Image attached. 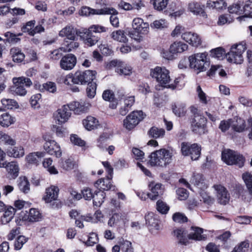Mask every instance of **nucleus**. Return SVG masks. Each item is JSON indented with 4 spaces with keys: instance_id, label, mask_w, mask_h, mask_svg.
<instances>
[{
    "instance_id": "nucleus-1",
    "label": "nucleus",
    "mask_w": 252,
    "mask_h": 252,
    "mask_svg": "<svg viewBox=\"0 0 252 252\" xmlns=\"http://www.w3.org/2000/svg\"><path fill=\"white\" fill-rule=\"evenodd\" d=\"M149 158V163L151 166L165 167L171 162L172 154L166 149H161L152 152Z\"/></svg>"
},
{
    "instance_id": "nucleus-2",
    "label": "nucleus",
    "mask_w": 252,
    "mask_h": 252,
    "mask_svg": "<svg viewBox=\"0 0 252 252\" xmlns=\"http://www.w3.org/2000/svg\"><path fill=\"white\" fill-rule=\"evenodd\" d=\"M190 111L193 115L191 122L192 131L199 135L204 134L206 130L207 119L202 115L200 111L195 107L191 106Z\"/></svg>"
},
{
    "instance_id": "nucleus-3",
    "label": "nucleus",
    "mask_w": 252,
    "mask_h": 252,
    "mask_svg": "<svg viewBox=\"0 0 252 252\" xmlns=\"http://www.w3.org/2000/svg\"><path fill=\"white\" fill-rule=\"evenodd\" d=\"M106 30L107 28L99 25H93L88 29H83V33H81L84 37V43L90 47L94 45L98 41L99 38L94 35L93 33L104 32Z\"/></svg>"
},
{
    "instance_id": "nucleus-4",
    "label": "nucleus",
    "mask_w": 252,
    "mask_h": 252,
    "mask_svg": "<svg viewBox=\"0 0 252 252\" xmlns=\"http://www.w3.org/2000/svg\"><path fill=\"white\" fill-rule=\"evenodd\" d=\"M206 53H196L189 57V66L196 71L197 73L205 71L210 65V62L207 60Z\"/></svg>"
},
{
    "instance_id": "nucleus-5",
    "label": "nucleus",
    "mask_w": 252,
    "mask_h": 252,
    "mask_svg": "<svg viewBox=\"0 0 252 252\" xmlns=\"http://www.w3.org/2000/svg\"><path fill=\"white\" fill-rule=\"evenodd\" d=\"M246 48V44L244 42L232 45L230 51L225 55L227 61L229 63L241 64L243 61V53Z\"/></svg>"
},
{
    "instance_id": "nucleus-6",
    "label": "nucleus",
    "mask_w": 252,
    "mask_h": 252,
    "mask_svg": "<svg viewBox=\"0 0 252 252\" xmlns=\"http://www.w3.org/2000/svg\"><path fill=\"white\" fill-rule=\"evenodd\" d=\"M221 159L228 165H236L239 167H243L245 162V158L242 155L231 150L223 151Z\"/></svg>"
},
{
    "instance_id": "nucleus-7",
    "label": "nucleus",
    "mask_w": 252,
    "mask_h": 252,
    "mask_svg": "<svg viewBox=\"0 0 252 252\" xmlns=\"http://www.w3.org/2000/svg\"><path fill=\"white\" fill-rule=\"evenodd\" d=\"M96 74L95 70L77 71L73 75L72 83L82 85L89 84L95 78Z\"/></svg>"
},
{
    "instance_id": "nucleus-8",
    "label": "nucleus",
    "mask_w": 252,
    "mask_h": 252,
    "mask_svg": "<svg viewBox=\"0 0 252 252\" xmlns=\"http://www.w3.org/2000/svg\"><path fill=\"white\" fill-rule=\"evenodd\" d=\"M201 147L196 143L190 144L183 142L181 144V152L185 156H189L192 160L198 159L201 154Z\"/></svg>"
},
{
    "instance_id": "nucleus-9",
    "label": "nucleus",
    "mask_w": 252,
    "mask_h": 252,
    "mask_svg": "<svg viewBox=\"0 0 252 252\" xmlns=\"http://www.w3.org/2000/svg\"><path fill=\"white\" fill-rule=\"evenodd\" d=\"M150 74L161 85L168 84L171 80L169 71L164 67L157 66L151 70Z\"/></svg>"
},
{
    "instance_id": "nucleus-10",
    "label": "nucleus",
    "mask_w": 252,
    "mask_h": 252,
    "mask_svg": "<svg viewBox=\"0 0 252 252\" xmlns=\"http://www.w3.org/2000/svg\"><path fill=\"white\" fill-rule=\"evenodd\" d=\"M14 86L13 87V91L15 94L24 96L27 94V91L25 87H30L32 85V82L30 78L25 77H20L13 79Z\"/></svg>"
},
{
    "instance_id": "nucleus-11",
    "label": "nucleus",
    "mask_w": 252,
    "mask_h": 252,
    "mask_svg": "<svg viewBox=\"0 0 252 252\" xmlns=\"http://www.w3.org/2000/svg\"><path fill=\"white\" fill-rule=\"evenodd\" d=\"M83 29L77 30L72 26H66L60 31L59 35L60 37H64V39L74 40L77 39V36H79L80 39L84 41V37L83 34Z\"/></svg>"
},
{
    "instance_id": "nucleus-12",
    "label": "nucleus",
    "mask_w": 252,
    "mask_h": 252,
    "mask_svg": "<svg viewBox=\"0 0 252 252\" xmlns=\"http://www.w3.org/2000/svg\"><path fill=\"white\" fill-rule=\"evenodd\" d=\"M110 67H116L115 71L120 75L129 76L132 73V68L129 65L118 60H113L109 63Z\"/></svg>"
},
{
    "instance_id": "nucleus-13",
    "label": "nucleus",
    "mask_w": 252,
    "mask_h": 252,
    "mask_svg": "<svg viewBox=\"0 0 252 252\" xmlns=\"http://www.w3.org/2000/svg\"><path fill=\"white\" fill-rule=\"evenodd\" d=\"M115 9L113 8L105 7L100 9H94L89 7L83 6L79 11V14L82 16H88L92 15H104L115 12Z\"/></svg>"
},
{
    "instance_id": "nucleus-14",
    "label": "nucleus",
    "mask_w": 252,
    "mask_h": 252,
    "mask_svg": "<svg viewBox=\"0 0 252 252\" xmlns=\"http://www.w3.org/2000/svg\"><path fill=\"white\" fill-rule=\"evenodd\" d=\"M77 59L72 54H68L63 56L60 61V66L64 70H71L76 64Z\"/></svg>"
},
{
    "instance_id": "nucleus-15",
    "label": "nucleus",
    "mask_w": 252,
    "mask_h": 252,
    "mask_svg": "<svg viewBox=\"0 0 252 252\" xmlns=\"http://www.w3.org/2000/svg\"><path fill=\"white\" fill-rule=\"evenodd\" d=\"M214 188L217 191L218 202L222 205H225L228 203L230 196L226 189L220 185H214Z\"/></svg>"
},
{
    "instance_id": "nucleus-16",
    "label": "nucleus",
    "mask_w": 252,
    "mask_h": 252,
    "mask_svg": "<svg viewBox=\"0 0 252 252\" xmlns=\"http://www.w3.org/2000/svg\"><path fill=\"white\" fill-rule=\"evenodd\" d=\"M44 149L49 155L55 156L57 158L62 156L59 145L54 140L46 141L44 144Z\"/></svg>"
},
{
    "instance_id": "nucleus-17",
    "label": "nucleus",
    "mask_w": 252,
    "mask_h": 252,
    "mask_svg": "<svg viewBox=\"0 0 252 252\" xmlns=\"http://www.w3.org/2000/svg\"><path fill=\"white\" fill-rule=\"evenodd\" d=\"M59 188L57 187L52 186L46 189V195L43 197L44 200L46 203H51L53 201V203L52 204L54 207L55 203H57V199L58 197Z\"/></svg>"
},
{
    "instance_id": "nucleus-18",
    "label": "nucleus",
    "mask_w": 252,
    "mask_h": 252,
    "mask_svg": "<svg viewBox=\"0 0 252 252\" xmlns=\"http://www.w3.org/2000/svg\"><path fill=\"white\" fill-rule=\"evenodd\" d=\"M71 113L67 109L66 105H63L61 108L59 109L56 113H54L55 120L58 124H62L66 122L70 117Z\"/></svg>"
},
{
    "instance_id": "nucleus-19",
    "label": "nucleus",
    "mask_w": 252,
    "mask_h": 252,
    "mask_svg": "<svg viewBox=\"0 0 252 252\" xmlns=\"http://www.w3.org/2000/svg\"><path fill=\"white\" fill-rule=\"evenodd\" d=\"M41 219V214L39 211L35 208H31L30 210L28 216L27 217H22L20 216L19 217V221L18 220H16V223L17 224L22 225L20 223L21 221H26L28 220L30 222H35L40 220Z\"/></svg>"
},
{
    "instance_id": "nucleus-20",
    "label": "nucleus",
    "mask_w": 252,
    "mask_h": 252,
    "mask_svg": "<svg viewBox=\"0 0 252 252\" xmlns=\"http://www.w3.org/2000/svg\"><path fill=\"white\" fill-rule=\"evenodd\" d=\"M149 187L151 188V192L148 193V197L152 200L157 199L163 194L164 189L161 184L151 183Z\"/></svg>"
},
{
    "instance_id": "nucleus-21",
    "label": "nucleus",
    "mask_w": 252,
    "mask_h": 252,
    "mask_svg": "<svg viewBox=\"0 0 252 252\" xmlns=\"http://www.w3.org/2000/svg\"><path fill=\"white\" fill-rule=\"evenodd\" d=\"M182 39L193 46L197 47L201 43L199 36L196 33L185 32L182 35Z\"/></svg>"
},
{
    "instance_id": "nucleus-22",
    "label": "nucleus",
    "mask_w": 252,
    "mask_h": 252,
    "mask_svg": "<svg viewBox=\"0 0 252 252\" xmlns=\"http://www.w3.org/2000/svg\"><path fill=\"white\" fill-rule=\"evenodd\" d=\"M204 5L201 3L193 1L189 3L188 9L194 15H199L202 17L207 18V14L204 11Z\"/></svg>"
},
{
    "instance_id": "nucleus-23",
    "label": "nucleus",
    "mask_w": 252,
    "mask_h": 252,
    "mask_svg": "<svg viewBox=\"0 0 252 252\" xmlns=\"http://www.w3.org/2000/svg\"><path fill=\"white\" fill-rule=\"evenodd\" d=\"M112 178L107 176L106 179L101 178L97 180L94 184V186L98 189L99 190H108L109 189H115V187L113 186L111 184V179Z\"/></svg>"
},
{
    "instance_id": "nucleus-24",
    "label": "nucleus",
    "mask_w": 252,
    "mask_h": 252,
    "mask_svg": "<svg viewBox=\"0 0 252 252\" xmlns=\"http://www.w3.org/2000/svg\"><path fill=\"white\" fill-rule=\"evenodd\" d=\"M16 211V209L13 207L8 206L3 211V214L0 218L1 224L5 225L10 222L15 214Z\"/></svg>"
},
{
    "instance_id": "nucleus-25",
    "label": "nucleus",
    "mask_w": 252,
    "mask_h": 252,
    "mask_svg": "<svg viewBox=\"0 0 252 252\" xmlns=\"http://www.w3.org/2000/svg\"><path fill=\"white\" fill-rule=\"evenodd\" d=\"M44 155L45 154L41 152L32 153L26 157V159L28 163L37 165Z\"/></svg>"
},
{
    "instance_id": "nucleus-26",
    "label": "nucleus",
    "mask_w": 252,
    "mask_h": 252,
    "mask_svg": "<svg viewBox=\"0 0 252 252\" xmlns=\"http://www.w3.org/2000/svg\"><path fill=\"white\" fill-rule=\"evenodd\" d=\"M66 106L67 107V109L69 111H74L77 114L85 112L87 111V107L83 103L77 101H73L68 105H66Z\"/></svg>"
},
{
    "instance_id": "nucleus-27",
    "label": "nucleus",
    "mask_w": 252,
    "mask_h": 252,
    "mask_svg": "<svg viewBox=\"0 0 252 252\" xmlns=\"http://www.w3.org/2000/svg\"><path fill=\"white\" fill-rule=\"evenodd\" d=\"M77 39L74 40L64 39L63 43L62 49L63 52H70L79 47V43Z\"/></svg>"
},
{
    "instance_id": "nucleus-28",
    "label": "nucleus",
    "mask_w": 252,
    "mask_h": 252,
    "mask_svg": "<svg viewBox=\"0 0 252 252\" xmlns=\"http://www.w3.org/2000/svg\"><path fill=\"white\" fill-rule=\"evenodd\" d=\"M149 24L144 23L143 20L139 18H135L133 20L132 27L138 32H144L147 31Z\"/></svg>"
},
{
    "instance_id": "nucleus-29",
    "label": "nucleus",
    "mask_w": 252,
    "mask_h": 252,
    "mask_svg": "<svg viewBox=\"0 0 252 252\" xmlns=\"http://www.w3.org/2000/svg\"><path fill=\"white\" fill-rule=\"evenodd\" d=\"M6 171L12 179H15L19 174V168L18 165L15 162L12 161L6 163L5 166Z\"/></svg>"
},
{
    "instance_id": "nucleus-30",
    "label": "nucleus",
    "mask_w": 252,
    "mask_h": 252,
    "mask_svg": "<svg viewBox=\"0 0 252 252\" xmlns=\"http://www.w3.org/2000/svg\"><path fill=\"white\" fill-rule=\"evenodd\" d=\"M84 127L89 130L96 128L99 126L98 121L94 117L88 116L83 121Z\"/></svg>"
},
{
    "instance_id": "nucleus-31",
    "label": "nucleus",
    "mask_w": 252,
    "mask_h": 252,
    "mask_svg": "<svg viewBox=\"0 0 252 252\" xmlns=\"http://www.w3.org/2000/svg\"><path fill=\"white\" fill-rule=\"evenodd\" d=\"M188 45L182 42H175L171 45L170 47V52L172 54L181 53L187 50Z\"/></svg>"
},
{
    "instance_id": "nucleus-32",
    "label": "nucleus",
    "mask_w": 252,
    "mask_h": 252,
    "mask_svg": "<svg viewBox=\"0 0 252 252\" xmlns=\"http://www.w3.org/2000/svg\"><path fill=\"white\" fill-rule=\"evenodd\" d=\"M173 233L174 236L178 239L179 243L186 245L188 242V235L184 229H176L174 230Z\"/></svg>"
},
{
    "instance_id": "nucleus-33",
    "label": "nucleus",
    "mask_w": 252,
    "mask_h": 252,
    "mask_svg": "<svg viewBox=\"0 0 252 252\" xmlns=\"http://www.w3.org/2000/svg\"><path fill=\"white\" fill-rule=\"evenodd\" d=\"M191 229L193 232L188 235L189 239L199 241L204 240L206 238V237L202 234L203 229L197 227H191Z\"/></svg>"
},
{
    "instance_id": "nucleus-34",
    "label": "nucleus",
    "mask_w": 252,
    "mask_h": 252,
    "mask_svg": "<svg viewBox=\"0 0 252 252\" xmlns=\"http://www.w3.org/2000/svg\"><path fill=\"white\" fill-rule=\"evenodd\" d=\"M14 122V118L8 113H3L0 116V125L2 127H8Z\"/></svg>"
},
{
    "instance_id": "nucleus-35",
    "label": "nucleus",
    "mask_w": 252,
    "mask_h": 252,
    "mask_svg": "<svg viewBox=\"0 0 252 252\" xmlns=\"http://www.w3.org/2000/svg\"><path fill=\"white\" fill-rule=\"evenodd\" d=\"M190 182L198 188L202 189L206 187L202 174L194 173Z\"/></svg>"
},
{
    "instance_id": "nucleus-36",
    "label": "nucleus",
    "mask_w": 252,
    "mask_h": 252,
    "mask_svg": "<svg viewBox=\"0 0 252 252\" xmlns=\"http://www.w3.org/2000/svg\"><path fill=\"white\" fill-rule=\"evenodd\" d=\"M18 186L19 189L25 193L30 191V183L26 177H21L19 178Z\"/></svg>"
},
{
    "instance_id": "nucleus-37",
    "label": "nucleus",
    "mask_w": 252,
    "mask_h": 252,
    "mask_svg": "<svg viewBox=\"0 0 252 252\" xmlns=\"http://www.w3.org/2000/svg\"><path fill=\"white\" fill-rule=\"evenodd\" d=\"M243 15L237 18L239 20H241L245 17H252V1L249 0L246 2L242 9Z\"/></svg>"
},
{
    "instance_id": "nucleus-38",
    "label": "nucleus",
    "mask_w": 252,
    "mask_h": 252,
    "mask_svg": "<svg viewBox=\"0 0 252 252\" xmlns=\"http://www.w3.org/2000/svg\"><path fill=\"white\" fill-rule=\"evenodd\" d=\"M105 193L102 191H95L93 195V204L96 207H100L104 202Z\"/></svg>"
},
{
    "instance_id": "nucleus-39",
    "label": "nucleus",
    "mask_w": 252,
    "mask_h": 252,
    "mask_svg": "<svg viewBox=\"0 0 252 252\" xmlns=\"http://www.w3.org/2000/svg\"><path fill=\"white\" fill-rule=\"evenodd\" d=\"M10 54L12 55L13 61L14 62L21 63L22 62L25 56L21 50L19 48H13L10 50Z\"/></svg>"
},
{
    "instance_id": "nucleus-40",
    "label": "nucleus",
    "mask_w": 252,
    "mask_h": 252,
    "mask_svg": "<svg viewBox=\"0 0 252 252\" xmlns=\"http://www.w3.org/2000/svg\"><path fill=\"white\" fill-rule=\"evenodd\" d=\"M111 37L114 40L120 42L126 43L128 40L126 33L122 30L113 32L111 33Z\"/></svg>"
},
{
    "instance_id": "nucleus-41",
    "label": "nucleus",
    "mask_w": 252,
    "mask_h": 252,
    "mask_svg": "<svg viewBox=\"0 0 252 252\" xmlns=\"http://www.w3.org/2000/svg\"><path fill=\"white\" fill-rule=\"evenodd\" d=\"M0 143L7 146H14L16 141L8 134L0 132Z\"/></svg>"
},
{
    "instance_id": "nucleus-42",
    "label": "nucleus",
    "mask_w": 252,
    "mask_h": 252,
    "mask_svg": "<svg viewBox=\"0 0 252 252\" xmlns=\"http://www.w3.org/2000/svg\"><path fill=\"white\" fill-rule=\"evenodd\" d=\"M6 152L9 156L14 158L22 157L24 155V150L22 147H14L11 149H8Z\"/></svg>"
},
{
    "instance_id": "nucleus-43",
    "label": "nucleus",
    "mask_w": 252,
    "mask_h": 252,
    "mask_svg": "<svg viewBox=\"0 0 252 252\" xmlns=\"http://www.w3.org/2000/svg\"><path fill=\"white\" fill-rule=\"evenodd\" d=\"M226 3L223 0H219L216 1L208 0L206 3V6L209 8H216L217 9H222L226 7Z\"/></svg>"
},
{
    "instance_id": "nucleus-44",
    "label": "nucleus",
    "mask_w": 252,
    "mask_h": 252,
    "mask_svg": "<svg viewBox=\"0 0 252 252\" xmlns=\"http://www.w3.org/2000/svg\"><path fill=\"white\" fill-rule=\"evenodd\" d=\"M148 134L151 137L158 138L163 136L165 134V130L163 128H158L154 126L149 130Z\"/></svg>"
},
{
    "instance_id": "nucleus-45",
    "label": "nucleus",
    "mask_w": 252,
    "mask_h": 252,
    "mask_svg": "<svg viewBox=\"0 0 252 252\" xmlns=\"http://www.w3.org/2000/svg\"><path fill=\"white\" fill-rule=\"evenodd\" d=\"M145 220L146 224L154 227L156 229L159 228L158 220L154 217L153 214L150 213L145 216Z\"/></svg>"
},
{
    "instance_id": "nucleus-46",
    "label": "nucleus",
    "mask_w": 252,
    "mask_h": 252,
    "mask_svg": "<svg viewBox=\"0 0 252 252\" xmlns=\"http://www.w3.org/2000/svg\"><path fill=\"white\" fill-rule=\"evenodd\" d=\"M1 102L3 106L7 109L17 108L18 107V103L12 99L3 98L1 100Z\"/></svg>"
},
{
    "instance_id": "nucleus-47",
    "label": "nucleus",
    "mask_w": 252,
    "mask_h": 252,
    "mask_svg": "<svg viewBox=\"0 0 252 252\" xmlns=\"http://www.w3.org/2000/svg\"><path fill=\"white\" fill-rule=\"evenodd\" d=\"M242 178L249 193L252 195V175L249 172H246L242 175Z\"/></svg>"
},
{
    "instance_id": "nucleus-48",
    "label": "nucleus",
    "mask_w": 252,
    "mask_h": 252,
    "mask_svg": "<svg viewBox=\"0 0 252 252\" xmlns=\"http://www.w3.org/2000/svg\"><path fill=\"white\" fill-rule=\"evenodd\" d=\"M151 2L155 9L161 11L166 7L168 0H152Z\"/></svg>"
},
{
    "instance_id": "nucleus-49",
    "label": "nucleus",
    "mask_w": 252,
    "mask_h": 252,
    "mask_svg": "<svg viewBox=\"0 0 252 252\" xmlns=\"http://www.w3.org/2000/svg\"><path fill=\"white\" fill-rule=\"evenodd\" d=\"M52 161H53L51 158H45L42 162L43 166L45 168H48V171L51 174H56L58 172L54 166H51Z\"/></svg>"
},
{
    "instance_id": "nucleus-50",
    "label": "nucleus",
    "mask_w": 252,
    "mask_h": 252,
    "mask_svg": "<svg viewBox=\"0 0 252 252\" xmlns=\"http://www.w3.org/2000/svg\"><path fill=\"white\" fill-rule=\"evenodd\" d=\"M156 206L157 210L162 214L167 213L169 210V207L161 200H158Z\"/></svg>"
},
{
    "instance_id": "nucleus-51",
    "label": "nucleus",
    "mask_w": 252,
    "mask_h": 252,
    "mask_svg": "<svg viewBox=\"0 0 252 252\" xmlns=\"http://www.w3.org/2000/svg\"><path fill=\"white\" fill-rule=\"evenodd\" d=\"M211 54L213 57L219 60H222L227 53L221 47L217 48L211 50Z\"/></svg>"
},
{
    "instance_id": "nucleus-52",
    "label": "nucleus",
    "mask_w": 252,
    "mask_h": 252,
    "mask_svg": "<svg viewBox=\"0 0 252 252\" xmlns=\"http://www.w3.org/2000/svg\"><path fill=\"white\" fill-rule=\"evenodd\" d=\"M96 84L94 82H91L88 84L86 89L87 96L90 98H93L96 94Z\"/></svg>"
},
{
    "instance_id": "nucleus-53",
    "label": "nucleus",
    "mask_w": 252,
    "mask_h": 252,
    "mask_svg": "<svg viewBox=\"0 0 252 252\" xmlns=\"http://www.w3.org/2000/svg\"><path fill=\"white\" fill-rule=\"evenodd\" d=\"M236 124H233L232 126L233 129L237 132H242L245 128V122L243 119L241 118L237 119Z\"/></svg>"
},
{
    "instance_id": "nucleus-54",
    "label": "nucleus",
    "mask_w": 252,
    "mask_h": 252,
    "mask_svg": "<svg viewBox=\"0 0 252 252\" xmlns=\"http://www.w3.org/2000/svg\"><path fill=\"white\" fill-rule=\"evenodd\" d=\"M121 251L122 252H134L132 243L127 240L121 241Z\"/></svg>"
},
{
    "instance_id": "nucleus-55",
    "label": "nucleus",
    "mask_w": 252,
    "mask_h": 252,
    "mask_svg": "<svg viewBox=\"0 0 252 252\" xmlns=\"http://www.w3.org/2000/svg\"><path fill=\"white\" fill-rule=\"evenodd\" d=\"M172 110L173 113L177 116L181 117L185 114V106L184 105L177 106L175 104L172 105Z\"/></svg>"
},
{
    "instance_id": "nucleus-56",
    "label": "nucleus",
    "mask_w": 252,
    "mask_h": 252,
    "mask_svg": "<svg viewBox=\"0 0 252 252\" xmlns=\"http://www.w3.org/2000/svg\"><path fill=\"white\" fill-rule=\"evenodd\" d=\"M132 119L134 121H136L137 123H139L144 118L143 113L142 111H134L128 115V119Z\"/></svg>"
},
{
    "instance_id": "nucleus-57",
    "label": "nucleus",
    "mask_w": 252,
    "mask_h": 252,
    "mask_svg": "<svg viewBox=\"0 0 252 252\" xmlns=\"http://www.w3.org/2000/svg\"><path fill=\"white\" fill-rule=\"evenodd\" d=\"M228 11L231 14H236L237 15H243L242 9H241V6L239 3H234L229 6L228 8Z\"/></svg>"
},
{
    "instance_id": "nucleus-58",
    "label": "nucleus",
    "mask_w": 252,
    "mask_h": 252,
    "mask_svg": "<svg viewBox=\"0 0 252 252\" xmlns=\"http://www.w3.org/2000/svg\"><path fill=\"white\" fill-rule=\"evenodd\" d=\"M70 141L72 144L75 145H77L80 147L85 146L86 142L83 140L81 139L76 134H71L70 135Z\"/></svg>"
},
{
    "instance_id": "nucleus-59",
    "label": "nucleus",
    "mask_w": 252,
    "mask_h": 252,
    "mask_svg": "<svg viewBox=\"0 0 252 252\" xmlns=\"http://www.w3.org/2000/svg\"><path fill=\"white\" fill-rule=\"evenodd\" d=\"M136 121H134L131 118L128 119V115L124 120V126L127 129L130 130L134 128L137 125Z\"/></svg>"
},
{
    "instance_id": "nucleus-60",
    "label": "nucleus",
    "mask_w": 252,
    "mask_h": 252,
    "mask_svg": "<svg viewBox=\"0 0 252 252\" xmlns=\"http://www.w3.org/2000/svg\"><path fill=\"white\" fill-rule=\"evenodd\" d=\"M41 95L40 94H37L32 95L30 98V102L32 107L34 108L39 107V101H41Z\"/></svg>"
},
{
    "instance_id": "nucleus-61",
    "label": "nucleus",
    "mask_w": 252,
    "mask_h": 252,
    "mask_svg": "<svg viewBox=\"0 0 252 252\" xmlns=\"http://www.w3.org/2000/svg\"><path fill=\"white\" fill-rule=\"evenodd\" d=\"M27 241V239L24 236H19L16 239L15 244L14 248L16 250H20L23 245Z\"/></svg>"
},
{
    "instance_id": "nucleus-62",
    "label": "nucleus",
    "mask_w": 252,
    "mask_h": 252,
    "mask_svg": "<svg viewBox=\"0 0 252 252\" xmlns=\"http://www.w3.org/2000/svg\"><path fill=\"white\" fill-rule=\"evenodd\" d=\"M4 36L6 37V42L9 43H17L20 40V39L17 37L16 35L9 32L4 33Z\"/></svg>"
},
{
    "instance_id": "nucleus-63",
    "label": "nucleus",
    "mask_w": 252,
    "mask_h": 252,
    "mask_svg": "<svg viewBox=\"0 0 252 252\" xmlns=\"http://www.w3.org/2000/svg\"><path fill=\"white\" fill-rule=\"evenodd\" d=\"M35 20H31L27 22L26 24L22 27V31L24 32H28L29 34L30 35L31 32H32L33 28L35 25Z\"/></svg>"
},
{
    "instance_id": "nucleus-64",
    "label": "nucleus",
    "mask_w": 252,
    "mask_h": 252,
    "mask_svg": "<svg viewBox=\"0 0 252 252\" xmlns=\"http://www.w3.org/2000/svg\"><path fill=\"white\" fill-rule=\"evenodd\" d=\"M249 247V243L247 241L242 242L238 246L235 247L232 252H245Z\"/></svg>"
}]
</instances>
